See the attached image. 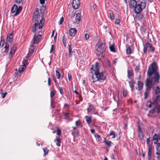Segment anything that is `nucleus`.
Wrapping results in <instances>:
<instances>
[{
	"label": "nucleus",
	"instance_id": "62",
	"mask_svg": "<svg viewBox=\"0 0 160 160\" xmlns=\"http://www.w3.org/2000/svg\"><path fill=\"white\" fill-rule=\"evenodd\" d=\"M64 41H66V37L65 35H63L62 38V42H64Z\"/></svg>",
	"mask_w": 160,
	"mask_h": 160
},
{
	"label": "nucleus",
	"instance_id": "48",
	"mask_svg": "<svg viewBox=\"0 0 160 160\" xmlns=\"http://www.w3.org/2000/svg\"><path fill=\"white\" fill-rule=\"evenodd\" d=\"M92 8L95 11H97V6L96 4H94L92 6Z\"/></svg>",
	"mask_w": 160,
	"mask_h": 160
},
{
	"label": "nucleus",
	"instance_id": "13",
	"mask_svg": "<svg viewBox=\"0 0 160 160\" xmlns=\"http://www.w3.org/2000/svg\"><path fill=\"white\" fill-rule=\"evenodd\" d=\"M77 30L75 28H71L69 30V34L71 36H74L76 33Z\"/></svg>",
	"mask_w": 160,
	"mask_h": 160
},
{
	"label": "nucleus",
	"instance_id": "22",
	"mask_svg": "<svg viewBox=\"0 0 160 160\" xmlns=\"http://www.w3.org/2000/svg\"><path fill=\"white\" fill-rule=\"evenodd\" d=\"M88 104L89 105V108L87 109V110L88 112H90L92 110L94 109V107L91 104L88 103Z\"/></svg>",
	"mask_w": 160,
	"mask_h": 160
},
{
	"label": "nucleus",
	"instance_id": "59",
	"mask_svg": "<svg viewBox=\"0 0 160 160\" xmlns=\"http://www.w3.org/2000/svg\"><path fill=\"white\" fill-rule=\"evenodd\" d=\"M107 66L108 67H111V64L110 63V62L109 61H108L107 62Z\"/></svg>",
	"mask_w": 160,
	"mask_h": 160
},
{
	"label": "nucleus",
	"instance_id": "54",
	"mask_svg": "<svg viewBox=\"0 0 160 160\" xmlns=\"http://www.w3.org/2000/svg\"><path fill=\"white\" fill-rule=\"evenodd\" d=\"M8 93L7 92H5L4 93H2V98H4L6 96V95Z\"/></svg>",
	"mask_w": 160,
	"mask_h": 160
},
{
	"label": "nucleus",
	"instance_id": "39",
	"mask_svg": "<svg viewBox=\"0 0 160 160\" xmlns=\"http://www.w3.org/2000/svg\"><path fill=\"white\" fill-rule=\"evenodd\" d=\"M58 90L60 93L62 95H63L64 93L63 91L62 88L61 87H59L58 88Z\"/></svg>",
	"mask_w": 160,
	"mask_h": 160
},
{
	"label": "nucleus",
	"instance_id": "11",
	"mask_svg": "<svg viewBox=\"0 0 160 160\" xmlns=\"http://www.w3.org/2000/svg\"><path fill=\"white\" fill-rule=\"evenodd\" d=\"M22 63L23 64L22 65L21 67L19 68L18 72L19 73L22 72L24 70L26 64L28 63L27 61L26 60H24Z\"/></svg>",
	"mask_w": 160,
	"mask_h": 160
},
{
	"label": "nucleus",
	"instance_id": "58",
	"mask_svg": "<svg viewBox=\"0 0 160 160\" xmlns=\"http://www.w3.org/2000/svg\"><path fill=\"white\" fill-rule=\"evenodd\" d=\"M123 96L124 97H125L127 95V92H126L125 91L123 90Z\"/></svg>",
	"mask_w": 160,
	"mask_h": 160
},
{
	"label": "nucleus",
	"instance_id": "2",
	"mask_svg": "<svg viewBox=\"0 0 160 160\" xmlns=\"http://www.w3.org/2000/svg\"><path fill=\"white\" fill-rule=\"evenodd\" d=\"M100 67L98 63V62H95L94 65H92L91 66L90 71L91 72L94 71V75L95 77H94V75H92V82H95L98 81H101L105 80L107 78V73L105 71H102L100 72Z\"/></svg>",
	"mask_w": 160,
	"mask_h": 160
},
{
	"label": "nucleus",
	"instance_id": "4",
	"mask_svg": "<svg viewBox=\"0 0 160 160\" xmlns=\"http://www.w3.org/2000/svg\"><path fill=\"white\" fill-rule=\"evenodd\" d=\"M158 69V67L156 62H153L149 66L147 72V75L149 77L151 76L153 74H154L153 84H157L159 83L160 76L157 71Z\"/></svg>",
	"mask_w": 160,
	"mask_h": 160
},
{
	"label": "nucleus",
	"instance_id": "38",
	"mask_svg": "<svg viewBox=\"0 0 160 160\" xmlns=\"http://www.w3.org/2000/svg\"><path fill=\"white\" fill-rule=\"evenodd\" d=\"M110 17L112 20H114V19L115 16L113 12H111L110 13Z\"/></svg>",
	"mask_w": 160,
	"mask_h": 160
},
{
	"label": "nucleus",
	"instance_id": "45",
	"mask_svg": "<svg viewBox=\"0 0 160 160\" xmlns=\"http://www.w3.org/2000/svg\"><path fill=\"white\" fill-rule=\"evenodd\" d=\"M54 50V45L53 44H52L51 46V48L50 50V53L52 52Z\"/></svg>",
	"mask_w": 160,
	"mask_h": 160
},
{
	"label": "nucleus",
	"instance_id": "63",
	"mask_svg": "<svg viewBox=\"0 0 160 160\" xmlns=\"http://www.w3.org/2000/svg\"><path fill=\"white\" fill-rule=\"evenodd\" d=\"M71 45H69L68 46V49L69 51H72V49L71 48Z\"/></svg>",
	"mask_w": 160,
	"mask_h": 160
},
{
	"label": "nucleus",
	"instance_id": "53",
	"mask_svg": "<svg viewBox=\"0 0 160 160\" xmlns=\"http://www.w3.org/2000/svg\"><path fill=\"white\" fill-rule=\"evenodd\" d=\"M64 115L66 118H68L69 117V114L68 113L64 112L63 113Z\"/></svg>",
	"mask_w": 160,
	"mask_h": 160
},
{
	"label": "nucleus",
	"instance_id": "30",
	"mask_svg": "<svg viewBox=\"0 0 160 160\" xmlns=\"http://www.w3.org/2000/svg\"><path fill=\"white\" fill-rule=\"evenodd\" d=\"M56 93L55 90H54L50 92V98L51 99H53L52 98L55 96Z\"/></svg>",
	"mask_w": 160,
	"mask_h": 160
},
{
	"label": "nucleus",
	"instance_id": "33",
	"mask_svg": "<svg viewBox=\"0 0 160 160\" xmlns=\"http://www.w3.org/2000/svg\"><path fill=\"white\" fill-rule=\"evenodd\" d=\"M128 75L127 77L128 78H130L132 75V73L129 70H127Z\"/></svg>",
	"mask_w": 160,
	"mask_h": 160
},
{
	"label": "nucleus",
	"instance_id": "9",
	"mask_svg": "<svg viewBox=\"0 0 160 160\" xmlns=\"http://www.w3.org/2000/svg\"><path fill=\"white\" fill-rule=\"evenodd\" d=\"M152 84V79L150 80L149 79L147 78L145 82L146 89H148V90H151Z\"/></svg>",
	"mask_w": 160,
	"mask_h": 160
},
{
	"label": "nucleus",
	"instance_id": "40",
	"mask_svg": "<svg viewBox=\"0 0 160 160\" xmlns=\"http://www.w3.org/2000/svg\"><path fill=\"white\" fill-rule=\"evenodd\" d=\"M56 76L57 77V78L58 79H59L60 78V74L59 72L58 71L56 70Z\"/></svg>",
	"mask_w": 160,
	"mask_h": 160
},
{
	"label": "nucleus",
	"instance_id": "12",
	"mask_svg": "<svg viewBox=\"0 0 160 160\" xmlns=\"http://www.w3.org/2000/svg\"><path fill=\"white\" fill-rule=\"evenodd\" d=\"M36 34L35 33L33 37V40L34 41L33 44H37L40 40L41 35L40 34L36 36Z\"/></svg>",
	"mask_w": 160,
	"mask_h": 160
},
{
	"label": "nucleus",
	"instance_id": "44",
	"mask_svg": "<svg viewBox=\"0 0 160 160\" xmlns=\"http://www.w3.org/2000/svg\"><path fill=\"white\" fill-rule=\"evenodd\" d=\"M64 21V18L63 17H62L60 20L59 22H58V24L59 25L61 24Z\"/></svg>",
	"mask_w": 160,
	"mask_h": 160
},
{
	"label": "nucleus",
	"instance_id": "20",
	"mask_svg": "<svg viewBox=\"0 0 160 160\" xmlns=\"http://www.w3.org/2000/svg\"><path fill=\"white\" fill-rule=\"evenodd\" d=\"M138 135L139 138L142 140V138L141 137V136L142 135V132L141 131L140 127L139 125L138 126Z\"/></svg>",
	"mask_w": 160,
	"mask_h": 160
},
{
	"label": "nucleus",
	"instance_id": "32",
	"mask_svg": "<svg viewBox=\"0 0 160 160\" xmlns=\"http://www.w3.org/2000/svg\"><path fill=\"white\" fill-rule=\"evenodd\" d=\"M76 135V137H78L79 136V132L78 130H76V132H75L73 131H72V134L74 137L75 136V135Z\"/></svg>",
	"mask_w": 160,
	"mask_h": 160
},
{
	"label": "nucleus",
	"instance_id": "37",
	"mask_svg": "<svg viewBox=\"0 0 160 160\" xmlns=\"http://www.w3.org/2000/svg\"><path fill=\"white\" fill-rule=\"evenodd\" d=\"M51 108L53 109L55 108V107L54 106H53V103L54 102V100L53 99H51Z\"/></svg>",
	"mask_w": 160,
	"mask_h": 160
},
{
	"label": "nucleus",
	"instance_id": "42",
	"mask_svg": "<svg viewBox=\"0 0 160 160\" xmlns=\"http://www.w3.org/2000/svg\"><path fill=\"white\" fill-rule=\"evenodd\" d=\"M120 20L119 19H116L115 20V23L117 25H119Z\"/></svg>",
	"mask_w": 160,
	"mask_h": 160
},
{
	"label": "nucleus",
	"instance_id": "27",
	"mask_svg": "<svg viewBox=\"0 0 160 160\" xmlns=\"http://www.w3.org/2000/svg\"><path fill=\"white\" fill-rule=\"evenodd\" d=\"M127 49H126V53L127 54H130L131 53V50L129 46L128 45H126Z\"/></svg>",
	"mask_w": 160,
	"mask_h": 160
},
{
	"label": "nucleus",
	"instance_id": "64",
	"mask_svg": "<svg viewBox=\"0 0 160 160\" xmlns=\"http://www.w3.org/2000/svg\"><path fill=\"white\" fill-rule=\"evenodd\" d=\"M157 155V160H160V154H158Z\"/></svg>",
	"mask_w": 160,
	"mask_h": 160
},
{
	"label": "nucleus",
	"instance_id": "8",
	"mask_svg": "<svg viewBox=\"0 0 160 160\" xmlns=\"http://www.w3.org/2000/svg\"><path fill=\"white\" fill-rule=\"evenodd\" d=\"M22 8V6H20L18 8L17 5L14 4L11 8V11L12 13H15L14 15L16 16L20 13Z\"/></svg>",
	"mask_w": 160,
	"mask_h": 160
},
{
	"label": "nucleus",
	"instance_id": "35",
	"mask_svg": "<svg viewBox=\"0 0 160 160\" xmlns=\"http://www.w3.org/2000/svg\"><path fill=\"white\" fill-rule=\"evenodd\" d=\"M109 136H112V138H114L115 137V133L113 132V131H112L109 133Z\"/></svg>",
	"mask_w": 160,
	"mask_h": 160
},
{
	"label": "nucleus",
	"instance_id": "61",
	"mask_svg": "<svg viewBox=\"0 0 160 160\" xmlns=\"http://www.w3.org/2000/svg\"><path fill=\"white\" fill-rule=\"evenodd\" d=\"M40 2L41 4H43L45 3V0H40Z\"/></svg>",
	"mask_w": 160,
	"mask_h": 160
},
{
	"label": "nucleus",
	"instance_id": "1",
	"mask_svg": "<svg viewBox=\"0 0 160 160\" xmlns=\"http://www.w3.org/2000/svg\"><path fill=\"white\" fill-rule=\"evenodd\" d=\"M43 8V11L41 10L40 12L42 16L38 15L39 10L37 8L36 9V11L33 14V21L34 22V23L32 27V32H36L37 30V28L38 26L39 29H41L43 26L45 20L43 17L45 13V8L44 7Z\"/></svg>",
	"mask_w": 160,
	"mask_h": 160
},
{
	"label": "nucleus",
	"instance_id": "6",
	"mask_svg": "<svg viewBox=\"0 0 160 160\" xmlns=\"http://www.w3.org/2000/svg\"><path fill=\"white\" fill-rule=\"evenodd\" d=\"M147 144L148 147V160H151L152 154V142L150 143V140L149 138L146 139Z\"/></svg>",
	"mask_w": 160,
	"mask_h": 160
},
{
	"label": "nucleus",
	"instance_id": "17",
	"mask_svg": "<svg viewBox=\"0 0 160 160\" xmlns=\"http://www.w3.org/2000/svg\"><path fill=\"white\" fill-rule=\"evenodd\" d=\"M149 43L148 42H146L144 45V47L143 49V52L145 54H146L147 51V49L148 48H149Z\"/></svg>",
	"mask_w": 160,
	"mask_h": 160
},
{
	"label": "nucleus",
	"instance_id": "50",
	"mask_svg": "<svg viewBox=\"0 0 160 160\" xmlns=\"http://www.w3.org/2000/svg\"><path fill=\"white\" fill-rule=\"evenodd\" d=\"M34 49H29V52L30 53V54L32 55L34 52Z\"/></svg>",
	"mask_w": 160,
	"mask_h": 160
},
{
	"label": "nucleus",
	"instance_id": "28",
	"mask_svg": "<svg viewBox=\"0 0 160 160\" xmlns=\"http://www.w3.org/2000/svg\"><path fill=\"white\" fill-rule=\"evenodd\" d=\"M104 143L109 148L111 145L112 142L110 141L105 140Z\"/></svg>",
	"mask_w": 160,
	"mask_h": 160
},
{
	"label": "nucleus",
	"instance_id": "36",
	"mask_svg": "<svg viewBox=\"0 0 160 160\" xmlns=\"http://www.w3.org/2000/svg\"><path fill=\"white\" fill-rule=\"evenodd\" d=\"M149 45V48L150 49V51L151 52L155 50L154 48L152 46L151 44L149 43V44H148Z\"/></svg>",
	"mask_w": 160,
	"mask_h": 160
},
{
	"label": "nucleus",
	"instance_id": "31",
	"mask_svg": "<svg viewBox=\"0 0 160 160\" xmlns=\"http://www.w3.org/2000/svg\"><path fill=\"white\" fill-rule=\"evenodd\" d=\"M156 94H158L160 93V88L158 86H157L155 90Z\"/></svg>",
	"mask_w": 160,
	"mask_h": 160
},
{
	"label": "nucleus",
	"instance_id": "41",
	"mask_svg": "<svg viewBox=\"0 0 160 160\" xmlns=\"http://www.w3.org/2000/svg\"><path fill=\"white\" fill-rule=\"evenodd\" d=\"M14 53H13L12 52H10L8 55V58L9 59H11L12 58V56Z\"/></svg>",
	"mask_w": 160,
	"mask_h": 160
},
{
	"label": "nucleus",
	"instance_id": "52",
	"mask_svg": "<svg viewBox=\"0 0 160 160\" xmlns=\"http://www.w3.org/2000/svg\"><path fill=\"white\" fill-rule=\"evenodd\" d=\"M84 38L86 40H88L89 39V35L88 34H85L84 36Z\"/></svg>",
	"mask_w": 160,
	"mask_h": 160
},
{
	"label": "nucleus",
	"instance_id": "29",
	"mask_svg": "<svg viewBox=\"0 0 160 160\" xmlns=\"http://www.w3.org/2000/svg\"><path fill=\"white\" fill-rule=\"evenodd\" d=\"M109 48L110 51L112 52H116L114 45L110 46Z\"/></svg>",
	"mask_w": 160,
	"mask_h": 160
},
{
	"label": "nucleus",
	"instance_id": "24",
	"mask_svg": "<svg viewBox=\"0 0 160 160\" xmlns=\"http://www.w3.org/2000/svg\"><path fill=\"white\" fill-rule=\"evenodd\" d=\"M54 142H56V145L58 147H60L61 146V139L58 138L54 140Z\"/></svg>",
	"mask_w": 160,
	"mask_h": 160
},
{
	"label": "nucleus",
	"instance_id": "51",
	"mask_svg": "<svg viewBox=\"0 0 160 160\" xmlns=\"http://www.w3.org/2000/svg\"><path fill=\"white\" fill-rule=\"evenodd\" d=\"M61 133V131L60 129L58 128L57 131V135L58 136L60 135Z\"/></svg>",
	"mask_w": 160,
	"mask_h": 160
},
{
	"label": "nucleus",
	"instance_id": "23",
	"mask_svg": "<svg viewBox=\"0 0 160 160\" xmlns=\"http://www.w3.org/2000/svg\"><path fill=\"white\" fill-rule=\"evenodd\" d=\"M87 122L88 124H89L91 122L92 118L88 116H85Z\"/></svg>",
	"mask_w": 160,
	"mask_h": 160
},
{
	"label": "nucleus",
	"instance_id": "18",
	"mask_svg": "<svg viewBox=\"0 0 160 160\" xmlns=\"http://www.w3.org/2000/svg\"><path fill=\"white\" fill-rule=\"evenodd\" d=\"M135 82H134L133 80H131L129 82V86L131 89L132 91H133L134 89V84Z\"/></svg>",
	"mask_w": 160,
	"mask_h": 160
},
{
	"label": "nucleus",
	"instance_id": "16",
	"mask_svg": "<svg viewBox=\"0 0 160 160\" xmlns=\"http://www.w3.org/2000/svg\"><path fill=\"white\" fill-rule=\"evenodd\" d=\"M13 36L12 34L11 33H8L7 35V39L8 41L12 42L13 41Z\"/></svg>",
	"mask_w": 160,
	"mask_h": 160
},
{
	"label": "nucleus",
	"instance_id": "15",
	"mask_svg": "<svg viewBox=\"0 0 160 160\" xmlns=\"http://www.w3.org/2000/svg\"><path fill=\"white\" fill-rule=\"evenodd\" d=\"M138 83V88H136V89H138V90H140L142 89L143 87V84L142 82L139 81L137 82Z\"/></svg>",
	"mask_w": 160,
	"mask_h": 160
},
{
	"label": "nucleus",
	"instance_id": "3",
	"mask_svg": "<svg viewBox=\"0 0 160 160\" xmlns=\"http://www.w3.org/2000/svg\"><path fill=\"white\" fill-rule=\"evenodd\" d=\"M146 6V1L142 0H130L129 6L132 9H133L134 11L137 14H140L141 12L145 9Z\"/></svg>",
	"mask_w": 160,
	"mask_h": 160
},
{
	"label": "nucleus",
	"instance_id": "60",
	"mask_svg": "<svg viewBox=\"0 0 160 160\" xmlns=\"http://www.w3.org/2000/svg\"><path fill=\"white\" fill-rule=\"evenodd\" d=\"M4 42H3L2 41L0 43V46H1L2 47L4 44Z\"/></svg>",
	"mask_w": 160,
	"mask_h": 160
},
{
	"label": "nucleus",
	"instance_id": "46",
	"mask_svg": "<svg viewBox=\"0 0 160 160\" xmlns=\"http://www.w3.org/2000/svg\"><path fill=\"white\" fill-rule=\"evenodd\" d=\"M75 124H76V127H78L80 125V121L79 120L76 121Z\"/></svg>",
	"mask_w": 160,
	"mask_h": 160
},
{
	"label": "nucleus",
	"instance_id": "56",
	"mask_svg": "<svg viewBox=\"0 0 160 160\" xmlns=\"http://www.w3.org/2000/svg\"><path fill=\"white\" fill-rule=\"evenodd\" d=\"M68 79L69 81H70L72 79V77L70 74H68Z\"/></svg>",
	"mask_w": 160,
	"mask_h": 160
},
{
	"label": "nucleus",
	"instance_id": "5",
	"mask_svg": "<svg viewBox=\"0 0 160 160\" xmlns=\"http://www.w3.org/2000/svg\"><path fill=\"white\" fill-rule=\"evenodd\" d=\"M152 104H155L156 105L155 108L157 110V112L160 113V96L159 95L157 96L156 98L153 97Z\"/></svg>",
	"mask_w": 160,
	"mask_h": 160
},
{
	"label": "nucleus",
	"instance_id": "43",
	"mask_svg": "<svg viewBox=\"0 0 160 160\" xmlns=\"http://www.w3.org/2000/svg\"><path fill=\"white\" fill-rule=\"evenodd\" d=\"M44 155L46 156L48 153V150L47 149V148H45L44 150Z\"/></svg>",
	"mask_w": 160,
	"mask_h": 160
},
{
	"label": "nucleus",
	"instance_id": "19",
	"mask_svg": "<svg viewBox=\"0 0 160 160\" xmlns=\"http://www.w3.org/2000/svg\"><path fill=\"white\" fill-rule=\"evenodd\" d=\"M9 44L8 43V42L7 41H6L5 42V45L4 48H3L4 49H5V50L4 51V52H7L8 51L9 49Z\"/></svg>",
	"mask_w": 160,
	"mask_h": 160
},
{
	"label": "nucleus",
	"instance_id": "47",
	"mask_svg": "<svg viewBox=\"0 0 160 160\" xmlns=\"http://www.w3.org/2000/svg\"><path fill=\"white\" fill-rule=\"evenodd\" d=\"M15 2L17 4H20L21 3H22V2L23 1V0H15Z\"/></svg>",
	"mask_w": 160,
	"mask_h": 160
},
{
	"label": "nucleus",
	"instance_id": "57",
	"mask_svg": "<svg viewBox=\"0 0 160 160\" xmlns=\"http://www.w3.org/2000/svg\"><path fill=\"white\" fill-rule=\"evenodd\" d=\"M48 85L49 86L51 85V80L49 78H48Z\"/></svg>",
	"mask_w": 160,
	"mask_h": 160
},
{
	"label": "nucleus",
	"instance_id": "14",
	"mask_svg": "<svg viewBox=\"0 0 160 160\" xmlns=\"http://www.w3.org/2000/svg\"><path fill=\"white\" fill-rule=\"evenodd\" d=\"M81 19V16L79 13H77L76 14V18L75 20V22L77 24L79 23Z\"/></svg>",
	"mask_w": 160,
	"mask_h": 160
},
{
	"label": "nucleus",
	"instance_id": "7",
	"mask_svg": "<svg viewBox=\"0 0 160 160\" xmlns=\"http://www.w3.org/2000/svg\"><path fill=\"white\" fill-rule=\"evenodd\" d=\"M106 50V46L104 42L101 43L97 48L96 52L97 54L100 56Z\"/></svg>",
	"mask_w": 160,
	"mask_h": 160
},
{
	"label": "nucleus",
	"instance_id": "10",
	"mask_svg": "<svg viewBox=\"0 0 160 160\" xmlns=\"http://www.w3.org/2000/svg\"><path fill=\"white\" fill-rule=\"evenodd\" d=\"M80 6L79 0H73L72 2V7L74 9H77Z\"/></svg>",
	"mask_w": 160,
	"mask_h": 160
},
{
	"label": "nucleus",
	"instance_id": "21",
	"mask_svg": "<svg viewBox=\"0 0 160 160\" xmlns=\"http://www.w3.org/2000/svg\"><path fill=\"white\" fill-rule=\"evenodd\" d=\"M146 26L144 24H143L141 27L140 30L142 33H144L145 32L146 30Z\"/></svg>",
	"mask_w": 160,
	"mask_h": 160
},
{
	"label": "nucleus",
	"instance_id": "26",
	"mask_svg": "<svg viewBox=\"0 0 160 160\" xmlns=\"http://www.w3.org/2000/svg\"><path fill=\"white\" fill-rule=\"evenodd\" d=\"M136 16V18L139 21H141L143 20V16L142 14H139Z\"/></svg>",
	"mask_w": 160,
	"mask_h": 160
},
{
	"label": "nucleus",
	"instance_id": "25",
	"mask_svg": "<svg viewBox=\"0 0 160 160\" xmlns=\"http://www.w3.org/2000/svg\"><path fill=\"white\" fill-rule=\"evenodd\" d=\"M150 91H151V90H148V89H146L145 92L144 93V99H146L148 98L149 93V92H150Z\"/></svg>",
	"mask_w": 160,
	"mask_h": 160
},
{
	"label": "nucleus",
	"instance_id": "49",
	"mask_svg": "<svg viewBox=\"0 0 160 160\" xmlns=\"http://www.w3.org/2000/svg\"><path fill=\"white\" fill-rule=\"evenodd\" d=\"M135 70L136 72H138L140 70L139 67L138 66H137L135 68Z\"/></svg>",
	"mask_w": 160,
	"mask_h": 160
},
{
	"label": "nucleus",
	"instance_id": "55",
	"mask_svg": "<svg viewBox=\"0 0 160 160\" xmlns=\"http://www.w3.org/2000/svg\"><path fill=\"white\" fill-rule=\"evenodd\" d=\"M94 136L96 138H97L98 139H100L101 138V136L100 135L97 134H95L94 135Z\"/></svg>",
	"mask_w": 160,
	"mask_h": 160
},
{
	"label": "nucleus",
	"instance_id": "34",
	"mask_svg": "<svg viewBox=\"0 0 160 160\" xmlns=\"http://www.w3.org/2000/svg\"><path fill=\"white\" fill-rule=\"evenodd\" d=\"M16 48H17L16 47L15 45H14L12 48H11L10 52H12L13 53H14L15 50L16 49Z\"/></svg>",
	"mask_w": 160,
	"mask_h": 160
}]
</instances>
